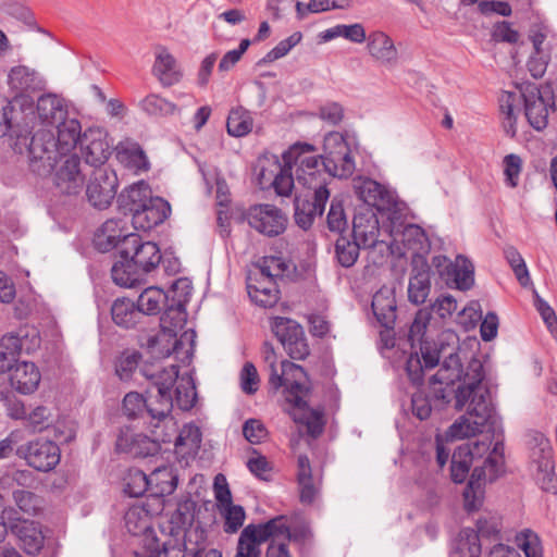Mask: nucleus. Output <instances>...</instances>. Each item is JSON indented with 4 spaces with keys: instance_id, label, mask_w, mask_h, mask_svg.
<instances>
[{
    "instance_id": "nucleus-1",
    "label": "nucleus",
    "mask_w": 557,
    "mask_h": 557,
    "mask_svg": "<svg viewBox=\"0 0 557 557\" xmlns=\"http://www.w3.org/2000/svg\"><path fill=\"white\" fill-rule=\"evenodd\" d=\"M313 147L308 143L295 141L282 154L283 162L274 154H264L257 161L258 183L262 189L273 188L277 196H290L295 186L293 166L296 165V182L318 195L326 188V173L321 156L312 154Z\"/></svg>"
},
{
    "instance_id": "nucleus-2",
    "label": "nucleus",
    "mask_w": 557,
    "mask_h": 557,
    "mask_svg": "<svg viewBox=\"0 0 557 557\" xmlns=\"http://www.w3.org/2000/svg\"><path fill=\"white\" fill-rule=\"evenodd\" d=\"M430 319L431 314L426 309H420L416 314L409 330V337L411 341L417 339L421 342V358L418 354L411 355L407 360L406 369L410 380L414 384H419L422 381L423 370L434 368L438 364L440 358L443 357L444 360L438 371L431 377L430 383L431 385H446L435 391V396L447 401L453 392L448 385L459 381L462 376L461 360L456 347L458 336L451 331L443 332L440 336V347L436 345L432 346L431 343L422 341Z\"/></svg>"
},
{
    "instance_id": "nucleus-3",
    "label": "nucleus",
    "mask_w": 557,
    "mask_h": 557,
    "mask_svg": "<svg viewBox=\"0 0 557 557\" xmlns=\"http://www.w3.org/2000/svg\"><path fill=\"white\" fill-rule=\"evenodd\" d=\"M27 148L28 164L38 176L51 175L52 185L59 195L78 196L86 183L77 141H15L13 149Z\"/></svg>"
},
{
    "instance_id": "nucleus-4",
    "label": "nucleus",
    "mask_w": 557,
    "mask_h": 557,
    "mask_svg": "<svg viewBox=\"0 0 557 557\" xmlns=\"http://www.w3.org/2000/svg\"><path fill=\"white\" fill-rule=\"evenodd\" d=\"M262 356L270 370L269 384L272 388L284 387V411L299 424L306 426L312 437L319 436L324 429V413L321 409L308 406L307 397L310 391L307 372L301 366L288 360L281 362V373L277 371V358L272 344L265 342Z\"/></svg>"
},
{
    "instance_id": "nucleus-5",
    "label": "nucleus",
    "mask_w": 557,
    "mask_h": 557,
    "mask_svg": "<svg viewBox=\"0 0 557 557\" xmlns=\"http://www.w3.org/2000/svg\"><path fill=\"white\" fill-rule=\"evenodd\" d=\"M485 376L484 366L478 358H472L462 372L463 384L454 389L453 384L448 386L453 391L449 400L444 401L442 398L435 396V391L445 387V384L433 386V396L435 401L441 405L448 404L453 397L455 398V408L462 410L467 403H469L467 416L460 417L456 420L447 431V437L451 440H462L466 437L474 436L476 433L482 432V429L493 419V406L490 389L483 384Z\"/></svg>"
},
{
    "instance_id": "nucleus-6",
    "label": "nucleus",
    "mask_w": 557,
    "mask_h": 557,
    "mask_svg": "<svg viewBox=\"0 0 557 557\" xmlns=\"http://www.w3.org/2000/svg\"><path fill=\"white\" fill-rule=\"evenodd\" d=\"M172 288L174 293L181 290L182 297L177 300L175 308H170L161 317L162 331L156 337L149 339V347L153 352L169 357L173 352H178L183 342L187 341L190 343V348L186 350V354L189 356L194 348L196 334L194 331H186L177 338L176 330L185 323L186 312L183 302L187 301L190 297L193 286L188 278H180L173 283Z\"/></svg>"
},
{
    "instance_id": "nucleus-7",
    "label": "nucleus",
    "mask_w": 557,
    "mask_h": 557,
    "mask_svg": "<svg viewBox=\"0 0 557 557\" xmlns=\"http://www.w3.org/2000/svg\"><path fill=\"white\" fill-rule=\"evenodd\" d=\"M310 536L307 527L292 528L287 516H276L265 523L248 524L240 533L235 557H260L259 545L270 539L283 542H305Z\"/></svg>"
},
{
    "instance_id": "nucleus-8",
    "label": "nucleus",
    "mask_w": 557,
    "mask_h": 557,
    "mask_svg": "<svg viewBox=\"0 0 557 557\" xmlns=\"http://www.w3.org/2000/svg\"><path fill=\"white\" fill-rule=\"evenodd\" d=\"M121 207L132 215L136 230L150 231L163 223L171 213V207L161 197H152L145 182L134 184L119 197Z\"/></svg>"
},
{
    "instance_id": "nucleus-9",
    "label": "nucleus",
    "mask_w": 557,
    "mask_h": 557,
    "mask_svg": "<svg viewBox=\"0 0 557 557\" xmlns=\"http://www.w3.org/2000/svg\"><path fill=\"white\" fill-rule=\"evenodd\" d=\"M148 428L151 438L143 434L131 432L121 433L116 440V449L131 454L134 457L154 455L160 449L161 443H170L177 432V426L172 417L161 419L158 414L150 413Z\"/></svg>"
},
{
    "instance_id": "nucleus-10",
    "label": "nucleus",
    "mask_w": 557,
    "mask_h": 557,
    "mask_svg": "<svg viewBox=\"0 0 557 557\" xmlns=\"http://www.w3.org/2000/svg\"><path fill=\"white\" fill-rule=\"evenodd\" d=\"M40 336L35 327H21L0 338V375L10 373L22 352L32 354L40 346Z\"/></svg>"
},
{
    "instance_id": "nucleus-11",
    "label": "nucleus",
    "mask_w": 557,
    "mask_h": 557,
    "mask_svg": "<svg viewBox=\"0 0 557 557\" xmlns=\"http://www.w3.org/2000/svg\"><path fill=\"white\" fill-rule=\"evenodd\" d=\"M530 453V470L543 491L557 492V478L554 471V451L548 438L543 434L533 437Z\"/></svg>"
},
{
    "instance_id": "nucleus-12",
    "label": "nucleus",
    "mask_w": 557,
    "mask_h": 557,
    "mask_svg": "<svg viewBox=\"0 0 557 557\" xmlns=\"http://www.w3.org/2000/svg\"><path fill=\"white\" fill-rule=\"evenodd\" d=\"M16 455L29 467L41 472L53 470L61 459L59 446L53 441L45 438H35L20 445L16 448Z\"/></svg>"
},
{
    "instance_id": "nucleus-13",
    "label": "nucleus",
    "mask_w": 557,
    "mask_h": 557,
    "mask_svg": "<svg viewBox=\"0 0 557 557\" xmlns=\"http://www.w3.org/2000/svg\"><path fill=\"white\" fill-rule=\"evenodd\" d=\"M354 190L357 197L364 203L361 208L376 209L379 212L398 210V201L395 194L369 177L354 180Z\"/></svg>"
},
{
    "instance_id": "nucleus-14",
    "label": "nucleus",
    "mask_w": 557,
    "mask_h": 557,
    "mask_svg": "<svg viewBox=\"0 0 557 557\" xmlns=\"http://www.w3.org/2000/svg\"><path fill=\"white\" fill-rule=\"evenodd\" d=\"M121 258H131L137 268L148 273L161 261L160 249L152 242H143L137 234H125L120 250Z\"/></svg>"
},
{
    "instance_id": "nucleus-15",
    "label": "nucleus",
    "mask_w": 557,
    "mask_h": 557,
    "mask_svg": "<svg viewBox=\"0 0 557 557\" xmlns=\"http://www.w3.org/2000/svg\"><path fill=\"white\" fill-rule=\"evenodd\" d=\"M246 219L253 230L269 237L282 234L288 223L286 214L280 208L269 203L251 207Z\"/></svg>"
},
{
    "instance_id": "nucleus-16",
    "label": "nucleus",
    "mask_w": 557,
    "mask_h": 557,
    "mask_svg": "<svg viewBox=\"0 0 557 557\" xmlns=\"http://www.w3.org/2000/svg\"><path fill=\"white\" fill-rule=\"evenodd\" d=\"M163 509L162 499L147 498L129 506L125 512V527L133 535H146L151 539L148 533L152 531V519Z\"/></svg>"
},
{
    "instance_id": "nucleus-17",
    "label": "nucleus",
    "mask_w": 557,
    "mask_h": 557,
    "mask_svg": "<svg viewBox=\"0 0 557 557\" xmlns=\"http://www.w3.org/2000/svg\"><path fill=\"white\" fill-rule=\"evenodd\" d=\"M119 186L116 173L108 169H96L87 185L86 196L91 206L106 209L114 199Z\"/></svg>"
},
{
    "instance_id": "nucleus-18",
    "label": "nucleus",
    "mask_w": 557,
    "mask_h": 557,
    "mask_svg": "<svg viewBox=\"0 0 557 557\" xmlns=\"http://www.w3.org/2000/svg\"><path fill=\"white\" fill-rule=\"evenodd\" d=\"M25 428L33 433H41L53 428L54 437L62 442H70L75 433L71 426H64L63 422L55 419L54 411L46 405H37L28 411Z\"/></svg>"
},
{
    "instance_id": "nucleus-19",
    "label": "nucleus",
    "mask_w": 557,
    "mask_h": 557,
    "mask_svg": "<svg viewBox=\"0 0 557 557\" xmlns=\"http://www.w3.org/2000/svg\"><path fill=\"white\" fill-rule=\"evenodd\" d=\"M144 374L153 381V384L157 388V400L158 408H150L149 412L158 414L159 417H171L170 412L173 408L174 399L172 396V387L174 383L178 379V366L171 364L169 368H163L158 373H147L144 371Z\"/></svg>"
},
{
    "instance_id": "nucleus-20",
    "label": "nucleus",
    "mask_w": 557,
    "mask_h": 557,
    "mask_svg": "<svg viewBox=\"0 0 557 557\" xmlns=\"http://www.w3.org/2000/svg\"><path fill=\"white\" fill-rule=\"evenodd\" d=\"M7 83L9 89L14 94V100L36 91L44 90L46 79L35 69L26 65H15L8 73Z\"/></svg>"
},
{
    "instance_id": "nucleus-21",
    "label": "nucleus",
    "mask_w": 557,
    "mask_h": 557,
    "mask_svg": "<svg viewBox=\"0 0 557 557\" xmlns=\"http://www.w3.org/2000/svg\"><path fill=\"white\" fill-rule=\"evenodd\" d=\"M431 293V271L425 258L412 259V270L408 284V300L416 305L426 301Z\"/></svg>"
},
{
    "instance_id": "nucleus-22",
    "label": "nucleus",
    "mask_w": 557,
    "mask_h": 557,
    "mask_svg": "<svg viewBox=\"0 0 557 557\" xmlns=\"http://www.w3.org/2000/svg\"><path fill=\"white\" fill-rule=\"evenodd\" d=\"M381 236L377 216L371 208H358L352 220V237L361 246L375 244Z\"/></svg>"
},
{
    "instance_id": "nucleus-23",
    "label": "nucleus",
    "mask_w": 557,
    "mask_h": 557,
    "mask_svg": "<svg viewBox=\"0 0 557 557\" xmlns=\"http://www.w3.org/2000/svg\"><path fill=\"white\" fill-rule=\"evenodd\" d=\"M41 372L32 361H20L9 373L10 386L21 395L34 394L40 384Z\"/></svg>"
},
{
    "instance_id": "nucleus-24",
    "label": "nucleus",
    "mask_w": 557,
    "mask_h": 557,
    "mask_svg": "<svg viewBox=\"0 0 557 557\" xmlns=\"http://www.w3.org/2000/svg\"><path fill=\"white\" fill-rule=\"evenodd\" d=\"M322 164L329 174L337 177H348L356 169L347 141H333V150L324 158Z\"/></svg>"
},
{
    "instance_id": "nucleus-25",
    "label": "nucleus",
    "mask_w": 557,
    "mask_h": 557,
    "mask_svg": "<svg viewBox=\"0 0 557 557\" xmlns=\"http://www.w3.org/2000/svg\"><path fill=\"white\" fill-rule=\"evenodd\" d=\"M388 236L394 240L398 239V245L401 244L403 248L411 251L413 259L424 258L423 255L429 251L430 240L422 227L416 224H408L399 230H391Z\"/></svg>"
},
{
    "instance_id": "nucleus-26",
    "label": "nucleus",
    "mask_w": 557,
    "mask_h": 557,
    "mask_svg": "<svg viewBox=\"0 0 557 557\" xmlns=\"http://www.w3.org/2000/svg\"><path fill=\"white\" fill-rule=\"evenodd\" d=\"M114 151L117 162L134 174L150 170V161L143 147L136 141H119Z\"/></svg>"
},
{
    "instance_id": "nucleus-27",
    "label": "nucleus",
    "mask_w": 557,
    "mask_h": 557,
    "mask_svg": "<svg viewBox=\"0 0 557 557\" xmlns=\"http://www.w3.org/2000/svg\"><path fill=\"white\" fill-rule=\"evenodd\" d=\"M37 113L46 126H54L69 115V101L61 95L47 92L37 99Z\"/></svg>"
},
{
    "instance_id": "nucleus-28",
    "label": "nucleus",
    "mask_w": 557,
    "mask_h": 557,
    "mask_svg": "<svg viewBox=\"0 0 557 557\" xmlns=\"http://www.w3.org/2000/svg\"><path fill=\"white\" fill-rule=\"evenodd\" d=\"M152 73L164 87L178 83L183 76L175 57L163 46L154 50Z\"/></svg>"
},
{
    "instance_id": "nucleus-29",
    "label": "nucleus",
    "mask_w": 557,
    "mask_h": 557,
    "mask_svg": "<svg viewBox=\"0 0 557 557\" xmlns=\"http://www.w3.org/2000/svg\"><path fill=\"white\" fill-rule=\"evenodd\" d=\"M247 290L250 299L263 308L273 307L280 299L276 281L265 278L252 272L247 278Z\"/></svg>"
},
{
    "instance_id": "nucleus-30",
    "label": "nucleus",
    "mask_w": 557,
    "mask_h": 557,
    "mask_svg": "<svg viewBox=\"0 0 557 557\" xmlns=\"http://www.w3.org/2000/svg\"><path fill=\"white\" fill-rule=\"evenodd\" d=\"M11 531L17 536L24 552L28 555H37L44 547L45 536L40 525L26 519L13 520Z\"/></svg>"
},
{
    "instance_id": "nucleus-31",
    "label": "nucleus",
    "mask_w": 557,
    "mask_h": 557,
    "mask_svg": "<svg viewBox=\"0 0 557 557\" xmlns=\"http://www.w3.org/2000/svg\"><path fill=\"white\" fill-rule=\"evenodd\" d=\"M330 198L329 190H319L318 195H313V199L299 200L295 202V221L302 230H308L317 216H321L324 212L325 205Z\"/></svg>"
},
{
    "instance_id": "nucleus-32",
    "label": "nucleus",
    "mask_w": 557,
    "mask_h": 557,
    "mask_svg": "<svg viewBox=\"0 0 557 557\" xmlns=\"http://www.w3.org/2000/svg\"><path fill=\"white\" fill-rule=\"evenodd\" d=\"M297 483L299 499L305 505H311L320 494L321 482L312 476L309 458L299 455L297 460Z\"/></svg>"
},
{
    "instance_id": "nucleus-33",
    "label": "nucleus",
    "mask_w": 557,
    "mask_h": 557,
    "mask_svg": "<svg viewBox=\"0 0 557 557\" xmlns=\"http://www.w3.org/2000/svg\"><path fill=\"white\" fill-rule=\"evenodd\" d=\"M193 535L194 529L189 528L185 532L184 543H180L176 539H170L160 544L153 536L147 539V543H145L147 557H185V552H193V548L189 547Z\"/></svg>"
},
{
    "instance_id": "nucleus-34",
    "label": "nucleus",
    "mask_w": 557,
    "mask_h": 557,
    "mask_svg": "<svg viewBox=\"0 0 557 557\" xmlns=\"http://www.w3.org/2000/svg\"><path fill=\"white\" fill-rule=\"evenodd\" d=\"M367 49L369 54L380 64L394 65L397 62L398 51L393 39L384 32H372L368 36Z\"/></svg>"
},
{
    "instance_id": "nucleus-35",
    "label": "nucleus",
    "mask_w": 557,
    "mask_h": 557,
    "mask_svg": "<svg viewBox=\"0 0 557 557\" xmlns=\"http://www.w3.org/2000/svg\"><path fill=\"white\" fill-rule=\"evenodd\" d=\"M523 101L522 85L519 91L505 90L499 97V109L503 115V127L508 137L516 136V121Z\"/></svg>"
},
{
    "instance_id": "nucleus-36",
    "label": "nucleus",
    "mask_w": 557,
    "mask_h": 557,
    "mask_svg": "<svg viewBox=\"0 0 557 557\" xmlns=\"http://www.w3.org/2000/svg\"><path fill=\"white\" fill-rule=\"evenodd\" d=\"M396 299L392 289L384 287L374 294L372 311L384 327H393L396 320Z\"/></svg>"
},
{
    "instance_id": "nucleus-37",
    "label": "nucleus",
    "mask_w": 557,
    "mask_h": 557,
    "mask_svg": "<svg viewBox=\"0 0 557 557\" xmlns=\"http://www.w3.org/2000/svg\"><path fill=\"white\" fill-rule=\"evenodd\" d=\"M149 498L161 499L164 495L172 494L176 488V476L169 467L156 468L149 475Z\"/></svg>"
},
{
    "instance_id": "nucleus-38",
    "label": "nucleus",
    "mask_w": 557,
    "mask_h": 557,
    "mask_svg": "<svg viewBox=\"0 0 557 557\" xmlns=\"http://www.w3.org/2000/svg\"><path fill=\"white\" fill-rule=\"evenodd\" d=\"M125 235L117 220H107L95 235V246L101 252H108L117 246H122Z\"/></svg>"
},
{
    "instance_id": "nucleus-39",
    "label": "nucleus",
    "mask_w": 557,
    "mask_h": 557,
    "mask_svg": "<svg viewBox=\"0 0 557 557\" xmlns=\"http://www.w3.org/2000/svg\"><path fill=\"white\" fill-rule=\"evenodd\" d=\"M488 478L479 466H475L470 476L468 485L463 492L465 508L468 511H474L480 508L483 502V481Z\"/></svg>"
},
{
    "instance_id": "nucleus-40",
    "label": "nucleus",
    "mask_w": 557,
    "mask_h": 557,
    "mask_svg": "<svg viewBox=\"0 0 557 557\" xmlns=\"http://www.w3.org/2000/svg\"><path fill=\"white\" fill-rule=\"evenodd\" d=\"M111 314L113 322L125 329L136 325L141 315L137 305L128 298L116 299L111 307Z\"/></svg>"
},
{
    "instance_id": "nucleus-41",
    "label": "nucleus",
    "mask_w": 557,
    "mask_h": 557,
    "mask_svg": "<svg viewBox=\"0 0 557 557\" xmlns=\"http://www.w3.org/2000/svg\"><path fill=\"white\" fill-rule=\"evenodd\" d=\"M140 270L131 258H121L111 269L113 282L122 287H135L140 282Z\"/></svg>"
},
{
    "instance_id": "nucleus-42",
    "label": "nucleus",
    "mask_w": 557,
    "mask_h": 557,
    "mask_svg": "<svg viewBox=\"0 0 557 557\" xmlns=\"http://www.w3.org/2000/svg\"><path fill=\"white\" fill-rule=\"evenodd\" d=\"M77 151L87 164L96 168L102 165L112 154L109 141H77Z\"/></svg>"
},
{
    "instance_id": "nucleus-43",
    "label": "nucleus",
    "mask_w": 557,
    "mask_h": 557,
    "mask_svg": "<svg viewBox=\"0 0 557 557\" xmlns=\"http://www.w3.org/2000/svg\"><path fill=\"white\" fill-rule=\"evenodd\" d=\"M140 109L151 116H170L180 113V108L172 101L150 94L139 102Z\"/></svg>"
},
{
    "instance_id": "nucleus-44",
    "label": "nucleus",
    "mask_w": 557,
    "mask_h": 557,
    "mask_svg": "<svg viewBox=\"0 0 557 557\" xmlns=\"http://www.w3.org/2000/svg\"><path fill=\"white\" fill-rule=\"evenodd\" d=\"M473 264L465 257L458 256L446 280L454 282L458 289L467 290L473 285Z\"/></svg>"
},
{
    "instance_id": "nucleus-45",
    "label": "nucleus",
    "mask_w": 557,
    "mask_h": 557,
    "mask_svg": "<svg viewBox=\"0 0 557 557\" xmlns=\"http://www.w3.org/2000/svg\"><path fill=\"white\" fill-rule=\"evenodd\" d=\"M368 249L367 260L374 267H381L386 263L389 253L395 251L399 255H404L405 251L398 246V239L394 237V240L387 242L385 239H379L375 244L369 246H362Z\"/></svg>"
},
{
    "instance_id": "nucleus-46",
    "label": "nucleus",
    "mask_w": 557,
    "mask_h": 557,
    "mask_svg": "<svg viewBox=\"0 0 557 557\" xmlns=\"http://www.w3.org/2000/svg\"><path fill=\"white\" fill-rule=\"evenodd\" d=\"M166 301L165 293L156 286L144 289L137 299V308L141 313L152 315L160 312L162 305Z\"/></svg>"
},
{
    "instance_id": "nucleus-47",
    "label": "nucleus",
    "mask_w": 557,
    "mask_h": 557,
    "mask_svg": "<svg viewBox=\"0 0 557 557\" xmlns=\"http://www.w3.org/2000/svg\"><path fill=\"white\" fill-rule=\"evenodd\" d=\"M252 123L250 112L243 107H236L228 114L227 133L233 137H244L251 131Z\"/></svg>"
},
{
    "instance_id": "nucleus-48",
    "label": "nucleus",
    "mask_w": 557,
    "mask_h": 557,
    "mask_svg": "<svg viewBox=\"0 0 557 557\" xmlns=\"http://www.w3.org/2000/svg\"><path fill=\"white\" fill-rule=\"evenodd\" d=\"M472 466L471 451L467 446H459L451 456L450 476L455 483H462Z\"/></svg>"
},
{
    "instance_id": "nucleus-49",
    "label": "nucleus",
    "mask_w": 557,
    "mask_h": 557,
    "mask_svg": "<svg viewBox=\"0 0 557 557\" xmlns=\"http://www.w3.org/2000/svg\"><path fill=\"white\" fill-rule=\"evenodd\" d=\"M456 549L461 557H479L482 550L479 534L473 529H462L457 537Z\"/></svg>"
},
{
    "instance_id": "nucleus-50",
    "label": "nucleus",
    "mask_w": 557,
    "mask_h": 557,
    "mask_svg": "<svg viewBox=\"0 0 557 557\" xmlns=\"http://www.w3.org/2000/svg\"><path fill=\"white\" fill-rule=\"evenodd\" d=\"M515 543L524 553L525 557H543L542 541L536 532L523 529L516 534Z\"/></svg>"
},
{
    "instance_id": "nucleus-51",
    "label": "nucleus",
    "mask_w": 557,
    "mask_h": 557,
    "mask_svg": "<svg viewBox=\"0 0 557 557\" xmlns=\"http://www.w3.org/2000/svg\"><path fill=\"white\" fill-rule=\"evenodd\" d=\"M150 408H156L151 399L147 400L143 397V395L136 392H131L126 394L123 399V410L125 414L129 418H136L146 414V418L149 421Z\"/></svg>"
},
{
    "instance_id": "nucleus-52",
    "label": "nucleus",
    "mask_w": 557,
    "mask_h": 557,
    "mask_svg": "<svg viewBox=\"0 0 557 557\" xmlns=\"http://www.w3.org/2000/svg\"><path fill=\"white\" fill-rule=\"evenodd\" d=\"M361 247L355 239L351 242L346 237H339L335 244V255L338 263L344 268L352 267L358 260Z\"/></svg>"
},
{
    "instance_id": "nucleus-53",
    "label": "nucleus",
    "mask_w": 557,
    "mask_h": 557,
    "mask_svg": "<svg viewBox=\"0 0 557 557\" xmlns=\"http://www.w3.org/2000/svg\"><path fill=\"white\" fill-rule=\"evenodd\" d=\"M197 399L195 384L191 377H181L175 388V403L182 410L191 409Z\"/></svg>"
},
{
    "instance_id": "nucleus-54",
    "label": "nucleus",
    "mask_w": 557,
    "mask_h": 557,
    "mask_svg": "<svg viewBox=\"0 0 557 557\" xmlns=\"http://www.w3.org/2000/svg\"><path fill=\"white\" fill-rule=\"evenodd\" d=\"M286 270L287 264L281 257L268 256L259 261L253 273L276 281L284 275Z\"/></svg>"
},
{
    "instance_id": "nucleus-55",
    "label": "nucleus",
    "mask_w": 557,
    "mask_h": 557,
    "mask_svg": "<svg viewBox=\"0 0 557 557\" xmlns=\"http://www.w3.org/2000/svg\"><path fill=\"white\" fill-rule=\"evenodd\" d=\"M218 511L224 520L223 529L226 533H236L243 527L246 513L242 506L231 504L218 509Z\"/></svg>"
},
{
    "instance_id": "nucleus-56",
    "label": "nucleus",
    "mask_w": 557,
    "mask_h": 557,
    "mask_svg": "<svg viewBox=\"0 0 557 557\" xmlns=\"http://www.w3.org/2000/svg\"><path fill=\"white\" fill-rule=\"evenodd\" d=\"M173 438H175V447H186L188 453H191L199 448L201 443V433L197 425L186 424L182 428L178 435H174Z\"/></svg>"
},
{
    "instance_id": "nucleus-57",
    "label": "nucleus",
    "mask_w": 557,
    "mask_h": 557,
    "mask_svg": "<svg viewBox=\"0 0 557 557\" xmlns=\"http://www.w3.org/2000/svg\"><path fill=\"white\" fill-rule=\"evenodd\" d=\"M504 253L519 283L524 287L528 286L531 278L522 256L513 247L506 248Z\"/></svg>"
},
{
    "instance_id": "nucleus-58",
    "label": "nucleus",
    "mask_w": 557,
    "mask_h": 557,
    "mask_svg": "<svg viewBox=\"0 0 557 557\" xmlns=\"http://www.w3.org/2000/svg\"><path fill=\"white\" fill-rule=\"evenodd\" d=\"M13 499L20 511L24 515L36 516L40 510L41 502L39 497L29 491H14Z\"/></svg>"
},
{
    "instance_id": "nucleus-59",
    "label": "nucleus",
    "mask_w": 557,
    "mask_h": 557,
    "mask_svg": "<svg viewBox=\"0 0 557 557\" xmlns=\"http://www.w3.org/2000/svg\"><path fill=\"white\" fill-rule=\"evenodd\" d=\"M504 465V445L502 442H496L492 451L488 453L483 466L480 467L488 474V480L493 481L502 471Z\"/></svg>"
},
{
    "instance_id": "nucleus-60",
    "label": "nucleus",
    "mask_w": 557,
    "mask_h": 557,
    "mask_svg": "<svg viewBox=\"0 0 557 557\" xmlns=\"http://www.w3.org/2000/svg\"><path fill=\"white\" fill-rule=\"evenodd\" d=\"M147 491H149L148 475L141 470H132L127 475L124 492L131 497H139Z\"/></svg>"
},
{
    "instance_id": "nucleus-61",
    "label": "nucleus",
    "mask_w": 557,
    "mask_h": 557,
    "mask_svg": "<svg viewBox=\"0 0 557 557\" xmlns=\"http://www.w3.org/2000/svg\"><path fill=\"white\" fill-rule=\"evenodd\" d=\"M140 354L124 352L122 354L115 363V373L122 381H127L132 377L140 361Z\"/></svg>"
},
{
    "instance_id": "nucleus-62",
    "label": "nucleus",
    "mask_w": 557,
    "mask_h": 557,
    "mask_svg": "<svg viewBox=\"0 0 557 557\" xmlns=\"http://www.w3.org/2000/svg\"><path fill=\"white\" fill-rule=\"evenodd\" d=\"M302 39V34L300 32H295L287 38L281 40L274 48H272L263 58L264 62H273L278 60L289 51L296 47Z\"/></svg>"
},
{
    "instance_id": "nucleus-63",
    "label": "nucleus",
    "mask_w": 557,
    "mask_h": 557,
    "mask_svg": "<svg viewBox=\"0 0 557 557\" xmlns=\"http://www.w3.org/2000/svg\"><path fill=\"white\" fill-rule=\"evenodd\" d=\"M53 127L58 131V139H83L82 124L76 117H63Z\"/></svg>"
},
{
    "instance_id": "nucleus-64",
    "label": "nucleus",
    "mask_w": 557,
    "mask_h": 557,
    "mask_svg": "<svg viewBox=\"0 0 557 557\" xmlns=\"http://www.w3.org/2000/svg\"><path fill=\"white\" fill-rule=\"evenodd\" d=\"M503 165L506 184L515 188L522 171V159L518 154L510 153L504 158Z\"/></svg>"
}]
</instances>
